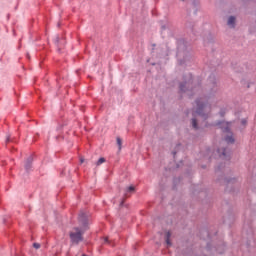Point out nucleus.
<instances>
[{"mask_svg": "<svg viewBox=\"0 0 256 256\" xmlns=\"http://www.w3.org/2000/svg\"><path fill=\"white\" fill-rule=\"evenodd\" d=\"M79 227H75L74 231L70 233V239L75 245H79L83 241V233L89 230V225L91 223V214L85 212L84 210L80 211L78 215Z\"/></svg>", "mask_w": 256, "mask_h": 256, "instance_id": "nucleus-1", "label": "nucleus"}, {"mask_svg": "<svg viewBox=\"0 0 256 256\" xmlns=\"http://www.w3.org/2000/svg\"><path fill=\"white\" fill-rule=\"evenodd\" d=\"M180 93H186L189 97L199 93L201 91V79L199 77L193 78L191 73H187L183 76V81L179 85Z\"/></svg>", "mask_w": 256, "mask_h": 256, "instance_id": "nucleus-2", "label": "nucleus"}, {"mask_svg": "<svg viewBox=\"0 0 256 256\" xmlns=\"http://www.w3.org/2000/svg\"><path fill=\"white\" fill-rule=\"evenodd\" d=\"M176 57L179 65H187V62L191 61V48L187 46V42L184 39L177 41Z\"/></svg>", "mask_w": 256, "mask_h": 256, "instance_id": "nucleus-3", "label": "nucleus"}, {"mask_svg": "<svg viewBox=\"0 0 256 256\" xmlns=\"http://www.w3.org/2000/svg\"><path fill=\"white\" fill-rule=\"evenodd\" d=\"M209 97L210 96H204V97L197 98L195 100V103H196L195 113L199 115V117H202L204 121H207V119H209V115L211 113V104H209Z\"/></svg>", "mask_w": 256, "mask_h": 256, "instance_id": "nucleus-4", "label": "nucleus"}, {"mask_svg": "<svg viewBox=\"0 0 256 256\" xmlns=\"http://www.w3.org/2000/svg\"><path fill=\"white\" fill-rule=\"evenodd\" d=\"M208 87L210 89V96L215 95V93H217V79L215 78V74H211L208 77Z\"/></svg>", "mask_w": 256, "mask_h": 256, "instance_id": "nucleus-5", "label": "nucleus"}, {"mask_svg": "<svg viewBox=\"0 0 256 256\" xmlns=\"http://www.w3.org/2000/svg\"><path fill=\"white\" fill-rule=\"evenodd\" d=\"M217 153L220 159H224L225 161L231 160V151H229V148H218Z\"/></svg>", "mask_w": 256, "mask_h": 256, "instance_id": "nucleus-6", "label": "nucleus"}, {"mask_svg": "<svg viewBox=\"0 0 256 256\" xmlns=\"http://www.w3.org/2000/svg\"><path fill=\"white\" fill-rule=\"evenodd\" d=\"M215 126L219 127L222 133H229L231 131V128L229 127V122H225L223 120L217 121L215 123Z\"/></svg>", "mask_w": 256, "mask_h": 256, "instance_id": "nucleus-7", "label": "nucleus"}, {"mask_svg": "<svg viewBox=\"0 0 256 256\" xmlns=\"http://www.w3.org/2000/svg\"><path fill=\"white\" fill-rule=\"evenodd\" d=\"M24 169L26 173H30V171L33 169V156H29L24 164Z\"/></svg>", "mask_w": 256, "mask_h": 256, "instance_id": "nucleus-8", "label": "nucleus"}, {"mask_svg": "<svg viewBox=\"0 0 256 256\" xmlns=\"http://www.w3.org/2000/svg\"><path fill=\"white\" fill-rule=\"evenodd\" d=\"M236 25H237V18L235 16H229L227 20V26L230 29H235Z\"/></svg>", "mask_w": 256, "mask_h": 256, "instance_id": "nucleus-9", "label": "nucleus"}, {"mask_svg": "<svg viewBox=\"0 0 256 256\" xmlns=\"http://www.w3.org/2000/svg\"><path fill=\"white\" fill-rule=\"evenodd\" d=\"M226 133H228V134L224 137V141L228 145H233V143H235V138L233 137V132L230 130V132H226Z\"/></svg>", "mask_w": 256, "mask_h": 256, "instance_id": "nucleus-10", "label": "nucleus"}, {"mask_svg": "<svg viewBox=\"0 0 256 256\" xmlns=\"http://www.w3.org/2000/svg\"><path fill=\"white\" fill-rule=\"evenodd\" d=\"M54 44L58 47V52L60 53L61 52V48L59 47V44L60 45H63V40H61V38H59V35H56L54 37Z\"/></svg>", "mask_w": 256, "mask_h": 256, "instance_id": "nucleus-11", "label": "nucleus"}, {"mask_svg": "<svg viewBox=\"0 0 256 256\" xmlns=\"http://www.w3.org/2000/svg\"><path fill=\"white\" fill-rule=\"evenodd\" d=\"M192 11H193V15H197V12L199 11V1L194 0L192 2Z\"/></svg>", "mask_w": 256, "mask_h": 256, "instance_id": "nucleus-12", "label": "nucleus"}, {"mask_svg": "<svg viewBox=\"0 0 256 256\" xmlns=\"http://www.w3.org/2000/svg\"><path fill=\"white\" fill-rule=\"evenodd\" d=\"M129 193H135V186H129L124 190V197H129Z\"/></svg>", "mask_w": 256, "mask_h": 256, "instance_id": "nucleus-13", "label": "nucleus"}, {"mask_svg": "<svg viewBox=\"0 0 256 256\" xmlns=\"http://www.w3.org/2000/svg\"><path fill=\"white\" fill-rule=\"evenodd\" d=\"M223 183H225L229 187L231 183H235V178H224Z\"/></svg>", "mask_w": 256, "mask_h": 256, "instance_id": "nucleus-14", "label": "nucleus"}, {"mask_svg": "<svg viewBox=\"0 0 256 256\" xmlns=\"http://www.w3.org/2000/svg\"><path fill=\"white\" fill-rule=\"evenodd\" d=\"M165 31H167V33H169V26L167 25H162L161 26V34L165 35Z\"/></svg>", "mask_w": 256, "mask_h": 256, "instance_id": "nucleus-15", "label": "nucleus"}, {"mask_svg": "<svg viewBox=\"0 0 256 256\" xmlns=\"http://www.w3.org/2000/svg\"><path fill=\"white\" fill-rule=\"evenodd\" d=\"M169 239H171V232L166 233V244L171 246V240Z\"/></svg>", "mask_w": 256, "mask_h": 256, "instance_id": "nucleus-16", "label": "nucleus"}, {"mask_svg": "<svg viewBox=\"0 0 256 256\" xmlns=\"http://www.w3.org/2000/svg\"><path fill=\"white\" fill-rule=\"evenodd\" d=\"M192 127L193 129H199V124H197V119L192 118Z\"/></svg>", "mask_w": 256, "mask_h": 256, "instance_id": "nucleus-17", "label": "nucleus"}, {"mask_svg": "<svg viewBox=\"0 0 256 256\" xmlns=\"http://www.w3.org/2000/svg\"><path fill=\"white\" fill-rule=\"evenodd\" d=\"M225 113H227V110L225 108L220 109V112H219L220 117H225Z\"/></svg>", "mask_w": 256, "mask_h": 256, "instance_id": "nucleus-18", "label": "nucleus"}, {"mask_svg": "<svg viewBox=\"0 0 256 256\" xmlns=\"http://www.w3.org/2000/svg\"><path fill=\"white\" fill-rule=\"evenodd\" d=\"M103 163H105V158H99V160L96 162V165H103Z\"/></svg>", "mask_w": 256, "mask_h": 256, "instance_id": "nucleus-19", "label": "nucleus"}, {"mask_svg": "<svg viewBox=\"0 0 256 256\" xmlns=\"http://www.w3.org/2000/svg\"><path fill=\"white\" fill-rule=\"evenodd\" d=\"M117 145H118L119 151H121L122 140L119 137L117 138Z\"/></svg>", "mask_w": 256, "mask_h": 256, "instance_id": "nucleus-20", "label": "nucleus"}, {"mask_svg": "<svg viewBox=\"0 0 256 256\" xmlns=\"http://www.w3.org/2000/svg\"><path fill=\"white\" fill-rule=\"evenodd\" d=\"M221 171H223V165H222V164H220V165L215 169V172H216V173H219V172H221Z\"/></svg>", "mask_w": 256, "mask_h": 256, "instance_id": "nucleus-21", "label": "nucleus"}, {"mask_svg": "<svg viewBox=\"0 0 256 256\" xmlns=\"http://www.w3.org/2000/svg\"><path fill=\"white\" fill-rule=\"evenodd\" d=\"M33 247H34V249H41V244H39V243H34V244H33Z\"/></svg>", "mask_w": 256, "mask_h": 256, "instance_id": "nucleus-22", "label": "nucleus"}, {"mask_svg": "<svg viewBox=\"0 0 256 256\" xmlns=\"http://www.w3.org/2000/svg\"><path fill=\"white\" fill-rule=\"evenodd\" d=\"M241 125H247V119H242L241 120Z\"/></svg>", "mask_w": 256, "mask_h": 256, "instance_id": "nucleus-23", "label": "nucleus"}, {"mask_svg": "<svg viewBox=\"0 0 256 256\" xmlns=\"http://www.w3.org/2000/svg\"><path fill=\"white\" fill-rule=\"evenodd\" d=\"M10 142H11V136H7L6 143H10Z\"/></svg>", "mask_w": 256, "mask_h": 256, "instance_id": "nucleus-24", "label": "nucleus"}, {"mask_svg": "<svg viewBox=\"0 0 256 256\" xmlns=\"http://www.w3.org/2000/svg\"><path fill=\"white\" fill-rule=\"evenodd\" d=\"M186 27H188L189 29H193V26H191L189 22L186 23Z\"/></svg>", "mask_w": 256, "mask_h": 256, "instance_id": "nucleus-25", "label": "nucleus"}, {"mask_svg": "<svg viewBox=\"0 0 256 256\" xmlns=\"http://www.w3.org/2000/svg\"><path fill=\"white\" fill-rule=\"evenodd\" d=\"M169 54L167 52H164L161 54V57H167Z\"/></svg>", "mask_w": 256, "mask_h": 256, "instance_id": "nucleus-26", "label": "nucleus"}, {"mask_svg": "<svg viewBox=\"0 0 256 256\" xmlns=\"http://www.w3.org/2000/svg\"><path fill=\"white\" fill-rule=\"evenodd\" d=\"M125 203V200H122L120 203V207H123V204Z\"/></svg>", "mask_w": 256, "mask_h": 256, "instance_id": "nucleus-27", "label": "nucleus"}, {"mask_svg": "<svg viewBox=\"0 0 256 256\" xmlns=\"http://www.w3.org/2000/svg\"><path fill=\"white\" fill-rule=\"evenodd\" d=\"M104 243H109V238H105Z\"/></svg>", "mask_w": 256, "mask_h": 256, "instance_id": "nucleus-28", "label": "nucleus"}, {"mask_svg": "<svg viewBox=\"0 0 256 256\" xmlns=\"http://www.w3.org/2000/svg\"><path fill=\"white\" fill-rule=\"evenodd\" d=\"M80 163H85V159L81 158Z\"/></svg>", "mask_w": 256, "mask_h": 256, "instance_id": "nucleus-29", "label": "nucleus"}, {"mask_svg": "<svg viewBox=\"0 0 256 256\" xmlns=\"http://www.w3.org/2000/svg\"><path fill=\"white\" fill-rule=\"evenodd\" d=\"M61 127H62V126H59V127L57 128V130L59 131V130L61 129Z\"/></svg>", "mask_w": 256, "mask_h": 256, "instance_id": "nucleus-30", "label": "nucleus"}, {"mask_svg": "<svg viewBox=\"0 0 256 256\" xmlns=\"http://www.w3.org/2000/svg\"><path fill=\"white\" fill-rule=\"evenodd\" d=\"M176 153H177V152H173V156H174V157H175Z\"/></svg>", "mask_w": 256, "mask_h": 256, "instance_id": "nucleus-31", "label": "nucleus"}, {"mask_svg": "<svg viewBox=\"0 0 256 256\" xmlns=\"http://www.w3.org/2000/svg\"><path fill=\"white\" fill-rule=\"evenodd\" d=\"M248 87H251V84H249Z\"/></svg>", "mask_w": 256, "mask_h": 256, "instance_id": "nucleus-32", "label": "nucleus"}]
</instances>
